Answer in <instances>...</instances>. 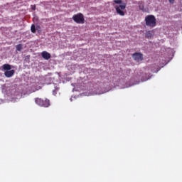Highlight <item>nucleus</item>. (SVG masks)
Here are the masks:
<instances>
[{
  "label": "nucleus",
  "instance_id": "nucleus-3",
  "mask_svg": "<svg viewBox=\"0 0 182 182\" xmlns=\"http://www.w3.org/2000/svg\"><path fill=\"white\" fill-rule=\"evenodd\" d=\"M35 103L41 107H49L50 106V102L48 99L43 100L42 98L36 97L35 98Z\"/></svg>",
  "mask_w": 182,
  "mask_h": 182
},
{
  "label": "nucleus",
  "instance_id": "nucleus-6",
  "mask_svg": "<svg viewBox=\"0 0 182 182\" xmlns=\"http://www.w3.org/2000/svg\"><path fill=\"white\" fill-rule=\"evenodd\" d=\"M41 56L46 60H49V59L51 58L50 53H48L47 51H43L41 53Z\"/></svg>",
  "mask_w": 182,
  "mask_h": 182
},
{
  "label": "nucleus",
  "instance_id": "nucleus-2",
  "mask_svg": "<svg viewBox=\"0 0 182 182\" xmlns=\"http://www.w3.org/2000/svg\"><path fill=\"white\" fill-rule=\"evenodd\" d=\"M145 23L149 28H154L157 25V20L154 15H148L145 17Z\"/></svg>",
  "mask_w": 182,
  "mask_h": 182
},
{
  "label": "nucleus",
  "instance_id": "nucleus-4",
  "mask_svg": "<svg viewBox=\"0 0 182 182\" xmlns=\"http://www.w3.org/2000/svg\"><path fill=\"white\" fill-rule=\"evenodd\" d=\"M73 20L76 23L83 24V23H85V16H83V14L82 13L75 14L73 16Z\"/></svg>",
  "mask_w": 182,
  "mask_h": 182
},
{
  "label": "nucleus",
  "instance_id": "nucleus-12",
  "mask_svg": "<svg viewBox=\"0 0 182 182\" xmlns=\"http://www.w3.org/2000/svg\"><path fill=\"white\" fill-rule=\"evenodd\" d=\"M170 4H174V0H169Z\"/></svg>",
  "mask_w": 182,
  "mask_h": 182
},
{
  "label": "nucleus",
  "instance_id": "nucleus-9",
  "mask_svg": "<svg viewBox=\"0 0 182 182\" xmlns=\"http://www.w3.org/2000/svg\"><path fill=\"white\" fill-rule=\"evenodd\" d=\"M3 69L4 70H11V65L9 64H4L3 65Z\"/></svg>",
  "mask_w": 182,
  "mask_h": 182
},
{
  "label": "nucleus",
  "instance_id": "nucleus-11",
  "mask_svg": "<svg viewBox=\"0 0 182 182\" xmlns=\"http://www.w3.org/2000/svg\"><path fill=\"white\" fill-rule=\"evenodd\" d=\"M16 50H18V52H21L22 50V44H18L16 46Z\"/></svg>",
  "mask_w": 182,
  "mask_h": 182
},
{
  "label": "nucleus",
  "instance_id": "nucleus-8",
  "mask_svg": "<svg viewBox=\"0 0 182 182\" xmlns=\"http://www.w3.org/2000/svg\"><path fill=\"white\" fill-rule=\"evenodd\" d=\"M145 36H146V38H148V39H149V38H152L153 37V32H151V31H146V33H145Z\"/></svg>",
  "mask_w": 182,
  "mask_h": 182
},
{
  "label": "nucleus",
  "instance_id": "nucleus-7",
  "mask_svg": "<svg viewBox=\"0 0 182 182\" xmlns=\"http://www.w3.org/2000/svg\"><path fill=\"white\" fill-rule=\"evenodd\" d=\"M15 74V70H7L4 73L6 77H12Z\"/></svg>",
  "mask_w": 182,
  "mask_h": 182
},
{
  "label": "nucleus",
  "instance_id": "nucleus-10",
  "mask_svg": "<svg viewBox=\"0 0 182 182\" xmlns=\"http://www.w3.org/2000/svg\"><path fill=\"white\" fill-rule=\"evenodd\" d=\"M31 31L32 33H36V27L35 26L34 24H33L31 27Z\"/></svg>",
  "mask_w": 182,
  "mask_h": 182
},
{
  "label": "nucleus",
  "instance_id": "nucleus-1",
  "mask_svg": "<svg viewBox=\"0 0 182 182\" xmlns=\"http://www.w3.org/2000/svg\"><path fill=\"white\" fill-rule=\"evenodd\" d=\"M114 4H121L120 5L115 6V10L118 15L124 16V10L126 9V3H122V0H114Z\"/></svg>",
  "mask_w": 182,
  "mask_h": 182
},
{
  "label": "nucleus",
  "instance_id": "nucleus-5",
  "mask_svg": "<svg viewBox=\"0 0 182 182\" xmlns=\"http://www.w3.org/2000/svg\"><path fill=\"white\" fill-rule=\"evenodd\" d=\"M132 58L136 62H141V60H143V54L141 53H135L132 55Z\"/></svg>",
  "mask_w": 182,
  "mask_h": 182
}]
</instances>
